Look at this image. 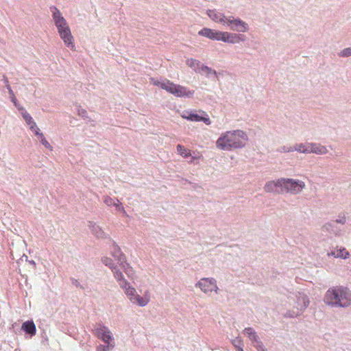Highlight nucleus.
<instances>
[{
  "mask_svg": "<svg viewBox=\"0 0 351 351\" xmlns=\"http://www.w3.org/2000/svg\"><path fill=\"white\" fill-rule=\"evenodd\" d=\"M247 141L248 136L243 130L228 131L221 134L216 141V146L221 150L230 151L244 147Z\"/></svg>",
  "mask_w": 351,
  "mask_h": 351,
  "instance_id": "1",
  "label": "nucleus"
},
{
  "mask_svg": "<svg viewBox=\"0 0 351 351\" xmlns=\"http://www.w3.org/2000/svg\"><path fill=\"white\" fill-rule=\"evenodd\" d=\"M324 302L331 307L347 308L351 304V291L343 286L332 287L326 292Z\"/></svg>",
  "mask_w": 351,
  "mask_h": 351,
  "instance_id": "2",
  "label": "nucleus"
},
{
  "mask_svg": "<svg viewBox=\"0 0 351 351\" xmlns=\"http://www.w3.org/2000/svg\"><path fill=\"white\" fill-rule=\"evenodd\" d=\"M114 278L132 303L139 306H145L149 303V298L146 295L142 297L137 294L136 289L130 286L121 271H116Z\"/></svg>",
  "mask_w": 351,
  "mask_h": 351,
  "instance_id": "3",
  "label": "nucleus"
},
{
  "mask_svg": "<svg viewBox=\"0 0 351 351\" xmlns=\"http://www.w3.org/2000/svg\"><path fill=\"white\" fill-rule=\"evenodd\" d=\"M154 84L178 97L191 98L195 93L193 90H189L185 86L176 84L169 80L165 82L155 81Z\"/></svg>",
  "mask_w": 351,
  "mask_h": 351,
  "instance_id": "4",
  "label": "nucleus"
},
{
  "mask_svg": "<svg viewBox=\"0 0 351 351\" xmlns=\"http://www.w3.org/2000/svg\"><path fill=\"white\" fill-rule=\"evenodd\" d=\"M295 296L296 298V302L293 306L295 309L292 311H288L285 314V317H286L293 318L300 316L309 304V299L305 293L298 292Z\"/></svg>",
  "mask_w": 351,
  "mask_h": 351,
  "instance_id": "5",
  "label": "nucleus"
},
{
  "mask_svg": "<svg viewBox=\"0 0 351 351\" xmlns=\"http://www.w3.org/2000/svg\"><path fill=\"white\" fill-rule=\"evenodd\" d=\"M305 187L304 182L300 180L282 178V194L291 193L292 195H298Z\"/></svg>",
  "mask_w": 351,
  "mask_h": 351,
  "instance_id": "6",
  "label": "nucleus"
},
{
  "mask_svg": "<svg viewBox=\"0 0 351 351\" xmlns=\"http://www.w3.org/2000/svg\"><path fill=\"white\" fill-rule=\"evenodd\" d=\"M93 332L95 337L101 339L104 343H115L112 332L102 323L95 324Z\"/></svg>",
  "mask_w": 351,
  "mask_h": 351,
  "instance_id": "7",
  "label": "nucleus"
},
{
  "mask_svg": "<svg viewBox=\"0 0 351 351\" xmlns=\"http://www.w3.org/2000/svg\"><path fill=\"white\" fill-rule=\"evenodd\" d=\"M226 27L233 32L245 33L249 31V25L239 17L234 16H228V20L226 24Z\"/></svg>",
  "mask_w": 351,
  "mask_h": 351,
  "instance_id": "8",
  "label": "nucleus"
},
{
  "mask_svg": "<svg viewBox=\"0 0 351 351\" xmlns=\"http://www.w3.org/2000/svg\"><path fill=\"white\" fill-rule=\"evenodd\" d=\"M196 287H199L204 293H209L213 291L218 293L219 288L217 285V281L213 278H203L196 284Z\"/></svg>",
  "mask_w": 351,
  "mask_h": 351,
  "instance_id": "9",
  "label": "nucleus"
},
{
  "mask_svg": "<svg viewBox=\"0 0 351 351\" xmlns=\"http://www.w3.org/2000/svg\"><path fill=\"white\" fill-rule=\"evenodd\" d=\"M50 10L52 12L53 19L58 32L69 27L66 19L56 7L52 6L50 8Z\"/></svg>",
  "mask_w": 351,
  "mask_h": 351,
  "instance_id": "10",
  "label": "nucleus"
},
{
  "mask_svg": "<svg viewBox=\"0 0 351 351\" xmlns=\"http://www.w3.org/2000/svg\"><path fill=\"white\" fill-rule=\"evenodd\" d=\"M206 14L209 19L215 23H219L223 26H226V21L228 20V16H225L224 13L216 9H208L206 10Z\"/></svg>",
  "mask_w": 351,
  "mask_h": 351,
  "instance_id": "11",
  "label": "nucleus"
},
{
  "mask_svg": "<svg viewBox=\"0 0 351 351\" xmlns=\"http://www.w3.org/2000/svg\"><path fill=\"white\" fill-rule=\"evenodd\" d=\"M223 33V32L221 31L213 29L208 27H204L199 31L198 34L210 40L221 41Z\"/></svg>",
  "mask_w": 351,
  "mask_h": 351,
  "instance_id": "12",
  "label": "nucleus"
},
{
  "mask_svg": "<svg viewBox=\"0 0 351 351\" xmlns=\"http://www.w3.org/2000/svg\"><path fill=\"white\" fill-rule=\"evenodd\" d=\"M181 117L183 119H185L191 121H195V122L203 121L204 123H206L208 125H210V123H211V121H210L209 117H204L200 116L193 111L184 110L181 114Z\"/></svg>",
  "mask_w": 351,
  "mask_h": 351,
  "instance_id": "13",
  "label": "nucleus"
},
{
  "mask_svg": "<svg viewBox=\"0 0 351 351\" xmlns=\"http://www.w3.org/2000/svg\"><path fill=\"white\" fill-rule=\"evenodd\" d=\"M264 190L266 193L282 194V178L266 182Z\"/></svg>",
  "mask_w": 351,
  "mask_h": 351,
  "instance_id": "14",
  "label": "nucleus"
},
{
  "mask_svg": "<svg viewBox=\"0 0 351 351\" xmlns=\"http://www.w3.org/2000/svg\"><path fill=\"white\" fill-rule=\"evenodd\" d=\"M245 40V36L243 34L223 32L221 41L230 44H237Z\"/></svg>",
  "mask_w": 351,
  "mask_h": 351,
  "instance_id": "15",
  "label": "nucleus"
},
{
  "mask_svg": "<svg viewBox=\"0 0 351 351\" xmlns=\"http://www.w3.org/2000/svg\"><path fill=\"white\" fill-rule=\"evenodd\" d=\"M60 38L64 41V44L71 49H75V45L73 44V37L71 34V29L69 27H66L65 29H63L58 32Z\"/></svg>",
  "mask_w": 351,
  "mask_h": 351,
  "instance_id": "16",
  "label": "nucleus"
},
{
  "mask_svg": "<svg viewBox=\"0 0 351 351\" xmlns=\"http://www.w3.org/2000/svg\"><path fill=\"white\" fill-rule=\"evenodd\" d=\"M111 254L117 261L119 265L125 262V256L121 252L120 247L116 244L115 242H113Z\"/></svg>",
  "mask_w": 351,
  "mask_h": 351,
  "instance_id": "17",
  "label": "nucleus"
},
{
  "mask_svg": "<svg viewBox=\"0 0 351 351\" xmlns=\"http://www.w3.org/2000/svg\"><path fill=\"white\" fill-rule=\"evenodd\" d=\"M328 153L326 146L317 143H310L309 154L324 155Z\"/></svg>",
  "mask_w": 351,
  "mask_h": 351,
  "instance_id": "18",
  "label": "nucleus"
},
{
  "mask_svg": "<svg viewBox=\"0 0 351 351\" xmlns=\"http://www.w3.org/2000/svg\"><path fill=\"white\" fill-rule=\"evenodd\" d=\"M89 228L92 234H93L98 239H106L108 237L107 234L101 229L100 226L94 222H89Z\"/></svg>",
  "mask_w": 351,
  "mask_h": 351,
  "instance_id": "19",
  "label": "nucleus"
},
{
  "mask_svg": "<svg viewBox=\"0 0 351 351\" xmlns=\"http://www.w3.org/2000/svg\"><path fill=\"white\" fill-rule=\"evenodd\" d=\"M21 330L26 334L29 335L30 337L34 336L36 332V325L32 320H28L23 323Z\"/></svg>",
  "mask_w": 351,
  "mask_h": 351,
  "instance_id": "20",
  "label": "nucleus"
},
{
  "mask_svg": "<svg viewBox=\"0 0 351 351\" xmlns=\"http://www.w3.org/2000/svg\"><path fill=\"white\" fill-rule=\"evenodd\" d=\"M310 143H295L293 145V152H297L301 154H309Z\"/></svg>",
  "mask_w": 351,
  "mask_h": 351,
  "instance_id": "21",
  "label": "nucleus"
},
{
  "mask_svg": "<svg viewBox=\"0 0 351 351\" xmlns=\"http://www.w3.org/2000/svg\"><path fill=\"white\" fill-rule=\"evenodd\" d=\"M349 253L346 250L345 248H340L337 250H332L328 252V256H333L335 258H347Z\"/></svg>",
  "mask_w": 351,
  "mask_h": 351,
  "instance_id": "22",
  "label": "nucleus"
},
{
  "mask_svg": "<svg viewBox=\"0 0 351 351\" xmlns=\"http://www.w3.org/2000/svg\"><path fill=\"white\" fill-rule=\"evenodd\" d=\"M243 333L247 336L249 339L252 341V345L260 340L257 333L252 328H245L243 330Z\"/></svg>",
  "mask_w": 351,
  "mask_h": 351,
  "instance_id": "23",
  "label": "nucleus"
},
{
  "mask_svg": "<svg viewBox=\"0 0 351 351\" xmlns=\"http://www.w3.org/2000/svg\"><path fill=\"white\" fill-rule=\"evenodd\" d=\"M120 265L122 267L123 269L124 270V272L126 274L128 277L131 279H134L135 272L133 268L130 265V264L125 261L124 263H123L122 264H120Z\"/></svg>",
  "mask_w": 351,
  "mask_h": 351,
  "instance_id": "24",
  "label": "nucleus"
},
{
  "mask_svg": "<svg viewBox=\"0 0 351 351\" xmlns=\"http://www.w3.org/2000/svg\"><path fill=\"white\" fill-rule=\"evenodd\" d=\"M322 230L324 231H327L330 233H332L335 235H338L340 232V230H339L337 227H335L334 223H327L322 226Z\"/></svg>",
  "mask_w": 351,
  "mask_h": 351,
  "instance_id": "25",
  "label": "nucleus"
},
{
  "mask_svg": "<svg viewBox=\"0 0 351 351\" xmlns=\"http://www.w3.org/2000/svg\"><path fill=\"white\" fill-rule=\"evenodd\" d=\"M186 64L192 68L195 72H200L201 66L203 65L199 60L192 58L187 60Z\"/></svg>",
  "mask_w": 351,
  "mask_h": 351,
  "instance_id": "26",
  "label": "nucleus"
},
{
  "mask_svg": "<svg viewBox=\"0 0 351 351\" xmlns=\"http://www.w3.org/2000/svg\"><path fill=\"white\" fill-rule=\"evenodd\" d=\"M102 263L109 267L113 273V275L114 276V272L117 271H121L116 266L114 265L113 261L108 257H104L101 259Z\"/></svg>",
  "mask_w": 351,
  "mask_h": 351,
  "instance_id": "27",
  "label": "nucleus"
},
{
  "mask_svg": "<svg viewBox=\"0 0 351 351\" xmlns=\"http://www.w3.org/2000/svg\"><path fill=\"white\" fill-rule=\"evenodd\" d=\"M105 345L99 344L96 348V351H111L115 347V343H104Z\"/></svg>",
  "mask_w": 351,
  "mask_h": 351,
  "instance_id": "28",
  "label": "nucleus"
},
{
  "mask_svg": "<svg viewBox=\"0 0 351 351\" xmlns=\"http://www.w3.org/2000/svg\"><path fill=\"white\" fill-rule=\"evenodd\" d=\"M36 136H38L39 140L40 141V143L47 148L49 149H51L52 147L49 144V143L46 140V138L44 136V134L42 132H40V130H37L36 131Z\"/></svg>",
  "mask_w": 351,
  "mask_h": 351,
  "instance_id": "29",
  "label": "nucleus"
},
{
  "mask_svg": "<svg viewBox=\"0 0 351 351\" xmlns=\"http://www.w3.org/2000/svg\"><path fill=\"white\" fill-rule=\"evenodd\" d=\"M200 72H204L206 74V76L208 77L213 75L215 76L216 78H217V71L215 70H213V69L206 66V65H202L201 66V70H200Z\"/></svg>",
  "mask_w": 351,
  "mask_h": 351,
  "instance_id": "30",
  "label": "nucleus"
},
{
  "mask_svg": "<svg viewBox=\"0 0 351 351\" xmlns=\"http://www.w3.org/2000/svg\"><path fill=\"white\" fill-rule=\"evenodd\" d=\"M17 108L19 110L22 111V116L27 125H30L32 122H34L32 117L22 106H19Z\"/></svg>",
  "mask_w": 351,
  "mask_h": 351,
  "instance_id": "31",
  "label": "nucleus"
},
{
  "mask_svg": "<svg viewBox=\"0 0 351 351\" xmlns=\"http://www.w3.org/2000/svg\"><path fill=\"white\" fill-rule=\"evenodd\" d=\"M6 88L8 89V93H9V95H10V98L11 99V101L14 104V105L18 108L19 106H21L18 102H17V100H16V98L14 95V93L11 88V86H10V84H7L6 86Z\"/></svg>",
  "mask_w": 351,
  "mask_h": 351,
  "instance_id": "32",
  "label": "nucleus"
},
{
  "mask_svg": "<svg viewBox=\"0 0 351 351\" xmlns=\"http://www.w3.org/2000/svg\"><path fill=\"white\" fill-rule=\"evenodd\" d=\"M177 151L184 158H187L191 155L189 151L181 145H177Z\"/></svg>",
  "mask_w": 351,
  "mask_h": 351,
  "instance_id": "33",
  "label": "nucleus"
},
{
  "mask_svg": "<svg viewBox=\"0 0 351 351\" xmlns=\"http://www.w3.org/2000/svg\"><path fill=\"white\" fill-rule=\"evenodd\" d=\"M117 198H112L108 195L104 196L103 201L105 204H106L108 206H114L117 202Z\"/></svg>",
  "mask_w": 351,
  "mask_h": 351,
  "instance_id": "34",
  "label": "nucleus"
},
{
  "mask_svg": "<svg viewBox=\"0 0 351 351\" xmlns=\"http://www.w3.org/2000/svg\"><path fill=\"white\" fill-rule=\"evenodd\" d=\"M277 152L280 153L293 152V145H283L278 148Z\"/></svg>",
  "mask_w": 351,
  "mask_h": 351,
  "instance_id": "35",
  "label": "nucleus"
},
{
  "mask_svg": "<svg viewBox=\"0 0 351 351\" xmlns=\"http://www.w3.org/2000/svg\"><path fill=\"white\" fill-rule=\"evenodd\" d=\"M114 206L116 208L117 210L122 213L123 215L126 217L128 216L124 207L122 206V204L120 202L119 199H117V202Z\"/></svg>",
  "mask_w": 351,
  "mask_h": 351,
  "instance_id": "36",
  "label": "nucleus"
},
{
  "mask_svg": "<svg viewBox=\"0 0 351 351\" xmlns=\"http://www.w3.org/2000/svg\"><path fill=\"white\" fill-rule=\"evenodd\" d=\"M339 56L343 58L351 56V47L343 49L339 52Z\"/></svg>",
  "mask_w": 351,
  "mask_h": 351,
  "instance_id": "37",
  "label": "nucleus"
},
{
  "mask_svg": "<svg viewBox=\"0 0 351 351\" xmlns=\"http://www.w3.org/2000/svg\"><path fill=\"white\" fill-rule=\"evenodd\" d=\"M253 346L257 350V351H267L261 339L254 343Z\"/></svg>",
  "mask_w": 351,
  "mask_h": 351,
  "instance_id": "38",
  "label": "nucleus"
},
{
  "mask_svg": "<svg viewBox=\"0 0 351 351\" xmlns=\"http://www.w3.org/2000/svg\"><path fill=\"white\" fill-rule=\"evenodd\" d=\"M232 343L237 348L243 345V340L239 337H237L232 341Z\"/></svg>",
  "mask_w": 351,
  "mask_h": 351,
  "instance_id": "39",
  "label": "nucleus"
},
{
  "mask_svg": "<svg viewBox=\"0 0 351 351\" xmlns=\"http://www.w3.org/2000/svg\"><path fill=\"white\" fill-rule=\"evenodd\" d=\"M77 114H78L79 116L82 117L84 119H87L88 118L87 112H86V110H84L83 108H79L77 109Z\"/></svg>",
  "mask_w": 351,
  "mask_h": 351,
  "instance_id": "40",
  "label": "nucleus"
},
{
  "mask_svg": "<svg viewBox=\"0 0 351 351\" xmlns=\"http://www.w3.org/2000/svg\"><path fill=\"white\" fill-rule=\"evenodd\" d=\"M29 125V128H30V130H31L33 132H34V134H36V131L37 130H39V128L37 127L36 123L34 121V122H32V123L30 125Z\"/></svg>",
  "mask_w": 351,
  "mask_h": 351,
  "instance_id": "41",
  "label": "nucleus"
},
{
  "mask_svg": "<svg viewBox=\"0 0 351 351\" xmlns=\"http://www.w3.org/2000/svg\"><path fill=\"white\" fill-rule=\"evenodd\" d=\"M346 221V219L345 216L339 217L336 219L335 222L337 223L344 224Z\"/></svg>",
  "mask_w": 351,
  "mask_h": 351,
  "instance_id": "42",
  "label": "nucleus"
},
{
  "mask_svg": "<svg viewBox=\"0 0 351 351\" xmlns=\"http://www.w3.org/2000/svg\"><path fill=\"white\" fill-rule=\"evenodd\" d=\"M72 285L75 286L76 287H79L80 289H84V287L81 285V284L76 279H72Z\"/></svg>",
  "mask_w": 351,
  "mask_h": 351,
  "instance_id": "43",
  "label": "nucleus"
},
{
  "mask_svg": "<svg viewBox=\"0 0 351 351\" xmlns=\"http://www.w3.org/2000/svg\"><path fill=\"white\" fill-rule=\"evenodd\" d=\"M3 81L5 84V86L9 84L8 80L5 75L3 76Z\"/></svg>",
  "mask_w": 351,
  "mask_h": 351,
  "instance_id": "44",
  "label": "nucleus"
},
{
  "mask_svg": "<svg viewBox=\"0 0 351 351\" xmlns=\"http://www.w3.org/2000/svg\"><path fill=\"white\" fill-rule=\"evenodd\" d=\"M238 350L239 351H243V349L242 348V346H239V348H237Z\"/></svg>",
  "mask_w": 351,
  "mask_h": 351,
  "instance_id": "45",
  "label": "nucleus"
}]
</instances>
